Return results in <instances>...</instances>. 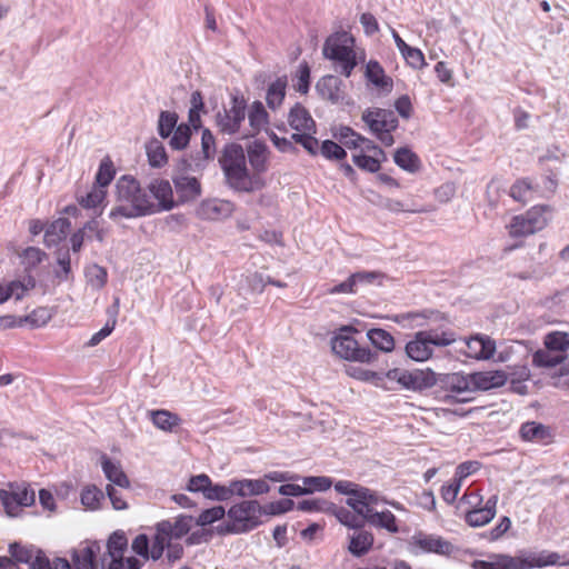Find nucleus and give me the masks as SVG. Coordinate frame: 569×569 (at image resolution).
<instances>
[{
	"mask_svg": "<svg viewBox=\"0 0 569 569\" xmlns=\"http://www.w3.org/2000/svg\"><path fill=\"white\" fill-rule=\"evenodd\" d=\"M367 337L370 342L379 350L383 352H390L395 348L393 337L381 328H373L367 332Z\"/></svg>",
	"mask_w": 569,
	"mask_h": 569,
	"instance_id": "obj_35",
	"label": "nucleus"
},
{
	"mask_svg": "<svg viewBox=\"0 0 569 569\" xmlns=\"http://www.w3.org/2000/svg\"><path fill=\"white\" fill-rule=\"evenodd\" d=\"M393 160L398 167L408 172H417L420 169L419 157L407 147L397 149Z\"/></svg>",
	"mask_w": 569,
	"mask_h": 569,
	"instance_id": "obj_33",
	"label": "nucleus"
},
{
	"mask_svg": "<svg viewBox=\"0 0 569 569\" xmlns=\"http://www.w3.org/2000/svg\"><path fill=\"white\" fill-rule=\"evenodd\" d=\"M335 515L342 525L352 529L361 528L366 521L365 518L345 507L336 508Z\"/></svg>",
	"mask_w": 569,
	"mask_h": 569,
	"instance_id": "obj_52",
	"label": "nucleus"
},
{
	"mask_svg": "<svg viewBox=\"0 0 569 569\" xmlns=\"http://www.w3.org/2000/svg\"><path fill=\"white\" fill-rule=\"evenodd\" d=\"M226 515V510L222 506H216L209 509L203 510L196 520L198 526H207L211 525L220 519H222Z\"/></svg>",
	"mask_w": 569,
	"mask_h": 569,
	"instance_id": "obj_63",
	"label": "nucleus"
},
{
	"mask_svg": "<svg viewBox=\"0 0 569 569\" xmlns=\"http://www.w3.org/2000/svg\"><path fill=\"white\" fill-rule=\"evenodd\" d=\"M498 495L488 498L485 506H479L468 510L465 513V521L473 528L482 527L489 523L497 513Z\"/></svg>",
	"mask_w": 569,
	"mask_h": 569,
	"instance_id": "obj_14",
	"label": "nucleus"
},
{
	"mask_svg": "<svg viewBox=\"0 0 569 569\" xmlns=\"http://www.w3.org/2000/svg\"><path fill=\"white\" fill-rule=\"evenodd\" d=\"M180 202L193 201L201 194V184L196 177L178 174L172 177Z\"/></svg>",
	"mask_w": 569,
	"mask_h": 569,
	"instance_id": "obj_16",
	"label": "nucleus"
},
{
	"mask_svg": "<svg viewBox=\"0 0 569 569\" xmlns=\"http://www.w3.org/2000/svg\"><path fill=\"white\" fill-rule=\"evenodd\" d=\"M550 207L549 206H535L530 208L528 211H526L523 214L528 220H530V223L532 224V228L538 231L546 228L549 221L548 213H550Z\"/></svg>",
	"mask_w": 569,
	"mask_h": 569,
	"instance_id": "obj_41",
	"label": "nucleus"
},
{
	"mask_svg": "<svg viewBox=\"0 0 569 569\" xmlns=\"http://www.w3.org/2000/svg\"><path fill=\"white\" fill-rule=\"evenodd\" d=\"M357 332L352 327H341L331 340L332 351L342 359L370 363L378 353L368 347H360L352 333Z\"/></svg>",
	"mask_w": 569,
	"mask_h": 569,
	"instance_id": "obj_5",
	"label": "nucleus"
},
{
	"mask_svg": "<svg viewBox=\"0 0 569 569\" xmlns=\"http://www.w3.org/2000/svg\"><path fill=\"white\" fill-rule=\"evenodd\" d=\"M372 545V533L365 530H360L351 536L348 549L351 555L356 557H361L368 553Z\"/></svg>",
	"mask_w": 569,
	"mask_h": 569,
	"instance_id": "obj_30",
	"label": "nucleus"
},
{
	"mask_svg": "<svg viewBox=\"0 0 569 569\" xmlns=\"http://www.w3.org/2000/svg\"><path fill=\"white\" fill-rule=\"evenodd\" d=\"M532 191L531 181L528 178L518 179L510 188V197L519 202H526L527 196Z\"/></svg>",
	"mask_w": 569,
	"mask_h": 569,
	"instance_id": "obj_60",
	"label": "nucleus"
},
{
	"mask_svg": "<svg viewBox=\"0 0 569 569\" xmlns=\"http://www.w3.org/2000/svg\"><path fill=\"white\" fill-rule=\"evenodd\" d=\"M366 521L372 526L387 529L389 532L392 533H396L399 530L396 522V517L389 510L378 512L371 509V511L366 517Z\"/></svg>",
	"mask_w": 569,
	"mask_h": 569,
	"instance_id": "obj_32",
	"label": "nucleus"
},
{
	"mask_svg": "<svg viewBox=\"0 0 569 569\" xmlns=\"http://www.w3.org/2000/svg\"><path fill=\"white\" fill-rule=\"evenodd\" d=\"M219 164L227 184L236 191L252 192L263 186L260 179L250 176L243 148L238 143L231 142L223 147Z\"/></svg>",
	"mask_w": 569,
	"mask_h": 569,
	"instance_id": "obj_2",
	"label": "nucleus"
},
{
	"mask_svg": "<svg viewBox=\"0 0 569 569\" xmlns=\"http://www.w3.org/2000/svg\"><path fill=\"white\" fill-rule=\"evenodd\" d=\"M389 380H396L402 388L413 391H421L435 386L436 372L431 369L405 370L395 368L387 372Z\"/></svg>",
	"mask_w": 569,
	"mask_h": 569,
	"instance_id": "obj_9",
	"label": "nucleus"
},
{
	"mask_svg": "<svg viewBox=\"0 0 569 569\" xmlns=\"http://www.w3.org/2000/svg\"><path fill=\"white\" fill-rule=\"evenodd\" d=\"M433 387H437V397L445 403L468 402L472 398L460 397L465 392H471L469 375L462 372L436 373Z\"/></svg>",
	"mask_w": 569,
	"mask_h": 569,
	"instance_id": "obj_7",
	"label": "nucleus"
},
{
	"mask_svg": "<svg viewBox=\"0 0 569 569\" xmlns=\"http://www.w3.org/2000/svg\"><path fill=\"white\" fill-rule=\"evenodd\" d=\"M365 76L376 88L388 93L392 91L393 80L386 74L383 68L377 60H370L367 63Z\"/></svg>",
	"mask_w": 569,
	"mask_h": 569,
	"instance_id": "obj_20",
	"label": "nucleus"
},
{
	"mask_svg": "<svg viewBox=\"0 0 569 569\" xmlns=\"http://www.w3.org/2000/svg\"><path fill=\"white\" fill-rule=\"evenodd\" d=\"M0 502L10 517L19 516L20 511L26 507V502H21L13 492V485L10 486V490H0Z\"/></svg>",
	"mask_w": 569,
	"mask_h": 569,
	"instance_id": "obj_37",
	"label": "nucleus"
},
{
	"mask_svg": "<svg viewBox=\"0 0 569 569\" xmlns=\"http://www.w3.org/2000/svg\"><path fill=\"white\" fill-rule=\"evenodd\" d=\"M519 433L521 439L525 441L548 443L551 439L550 428L536 421H527L522 423Z\"/></svg>",
	"mask_w": 569,
	"mask_h": 569,
	"instance_id": "obj_21",
	"label": "nucleus"
},
{
	"mask_svg": "<svg viewBox=\"0 0 569 569\" xmlns=\"http://www.w3.org/2000/svg\"><path fill=\"white\" fill-rule=\"evenodd\" d=\"M234 495L239 497L260 496L269 492L270 486L264 479L232 480Z\"/></svg>",
	"mask_w": 569,
	"mask_h": 569,
	"instance_id": "obj_22",
	"label": "nucleus"
},
{
	"mask_svg": "<svg viewBox=\"0 0 569 569\" xmlns=\"http://www.w3.org/2000/svg\"><path fill=\"white\" fill-rule=\"evenodd\" d=\"M342 88V80L332 74L320 78L316 84L319 96L335 104L345 101L346 94Z\"/></svg>",
	"mask_w": 569,
	"mask_h": 569,
	"instance_id": "obj_15",
	"label": "nucleus"
},
{
	"mask_svg": "<svg viewBox=\"0 0 569 569\" xmlns=\"http://www.w3.org/2000/svg\"><path fill=\"white\" fill-rule=\"evenodd\" d=\"M70 227L71 223L67 218H58L52 221L44 230V244L47 247L57 246L67 237Z\"/></svg>",
	"mask_w": 569,
	"mask_h": 569,
	"instance_id": "obj_25",
	"label": "nucleus"
},
{
	"mask_svg": "<svg viewBox=\"0 0 569 569\" xmlns=\"http://www.w3.org/2000/svg\"><path fill=\"white\" fill-rule=\"evenodd\" d=\"M152 423L160 430L173 431L181 423V418L171 411L160 409L150 411Z\"/></svg>",
	"mask_w": 569,
	"mask_h": 569,
	"instance_id": "obj_31",
	"label": "nucleus"
},
{
	"mask_svg": "<svg viewBox=\"0 0 569 569\" xmlns=\"http://www.w3.org/2000/svg\"><path fill=\"white\" fill-rule=\"evenodd\" d=\"M492 558V561L475 560L472 563L473 569H520L519 557L495 555Z\"/></svg>",
	"mask_w": 569,
	"mask_h": 569,
	"instance_id": "obj_28",
	"label": "nucleus"
},
{
	"mask_svg": "<svg viewBox=\"0 0 569 569\" xmlns=\"http://www.w3.org/2000/svg\"><path fill=\"white\" fill-rule=\"evenodd\" d=\"M169 540H171L169 537H167L161 531L156 530V535L153 536L152 546L149 549V559L157 561L161 559L163 556L164 550L168 548Z\"/></svg>",
	"mask_w": 569,
	"mask_h": 569,
	"instance_id": "obj_61",
	"label": "nucleus"
},
{
	"mask_svg": "<svg viewBox=\"0 0 569 569\" xmlns=\"http://www.w3.org/2000/svg\"><path fill=\"white\" fill-rule=\"evenodd\" d=\"M315 134L311 131H297L291 134L290 140L292 143L300 144L309 154L316 156L318 154L319 141L315 138Z\"/></svg>",
	"mask_w": 569,
	"mask_h": 569,
	"instance_id": "obj_44",
	"label": "nucleus"
},
{
	"mask_svg": "<svg viewBox=\"0 0 569 569\" xmlns=\"http://www.w3.org/2000/svg\"><path fill=\"white\" fill-rule=\"evenodd\" d=\"M29 569H71V563L66 558L61 557H56L51 561L46 552L38 548L29 563Z\"/></svg>",
	"mask_w": 569,
	"mask_h": 569,
	"instance_id": "obj_27",
	"label": "nucleus"
},
{
	"mask_svg": "<svg viewBox=\"0 0 569 569\" xmlns=\"http://www.w3.org/2000/svg\"><path fill=\"white\" fill-rule=\"evenodd\" d=\"M201 154L204 161L213 160L216 156V138L208 128L202 129Z\"/></svg>",
	"mask_w": 569,
	"mask_h": 569,
	"instance_id": "obj_59",
	"label": "nucleus"
},
{
	"mask_svg": "<svg viewBox=\"0 0 569 569\" xmlns=\"http://www.w3.org/2000/svg\"><path fill=\"white\" fill-rule=\"evenodd\" d=\"M353 38L346 31L331 34L323 44V56L340 66V73L350 77L357 66L356 52L352 49Z\"/></svg>",
	"mask_w": 569,
	"mask_h": 569,
	"instance_id": "obj_4",
	"label": "nucleus"
},
{
	"mask_svg": "<svg viewBox=\"0 0 569 569\" xmlns=\"http://www.w3.org/2000/svg\"><path fill=\"white\" fill-rule=\"evenodd\" d=\"M101 467L106 478L120 488H129L130 481L119 463L113 462L106 455L102 456Z\"/></svg>",
	"mask_w": 569,
	"mask_h": 569,
	"instance_id": "obj_24",
	"label": "nucleus"
},
{
	"mask_svg": "<svg viewBox=\"0 0 569 569\" xmlns=\"http://www.w3.org/2000/svg\"><path fill=\"white\" fill-rule=\"evenodd\" d=\"M465 355L475 359H489L496 351V343L489 337L475 336L465 340Z\"/></svg>",
	"mask_w": 569,
	"mask_h": 569,
	"instance_id": "obj_17",
	"label": "nucleus"
},
{
	"mask_svg": "<svg viewBox=\"0 0 569 569\" xmlns=\"http://www.w3.org/2000/svg\"><path fill=\"white\" fill-rule=\"evenodd\" d=\"M37 550L38 547L33 545H22L17 541L9 545L10 558L16 561L17 565L26 563L29 566Z\"/></svg>",
	"mask_w": 569,
	"mask_h": 569,
	"instance_id": "obj_36",
	"label": "nucleus"
},
{
	"mask_svg": "<svg viewBox=\"0 0 569 569\" xmlns=\"http://www.w3.org/2000/svg\"><path fill=\"white\" fill-rule=\"evenodd\" d=\"M555 351L549 350H538L532 356V363L536 367L540 368H552L559 363H561L565 359L561 355H553Z\"/></svg>",
	"mask_w": 569,
	"mask_h": 569,
	"instance_id": "obj_48",
	"label": "nucleus"
},
{
	"mask_svg": "<svg viewBox=\"0 0 569 569\" xmlns=\"http://www.w3.org/2000/svg\"><path fill=\"white\" fill-rule=\"evenodd\" d=\"M116 174V170L112 161L109 158H106L101 161L98 172L96 174V184L97 187L103 189L110 184Z\"/></svg>",
	"mask_w": 569,
	"mask_h": 569,
	"instance_id": "obj_51",
	"label": "nucleus"
},
{
	"mask_svg": "<svg viewBox=\"0 0 569 569\" xmlns=\"http://www.w3.org/2000/svg\"><path fill=\"white\" fill-rule=\"evenodd\" d=\"M147 156L151 167L161 168L168 161L163 144L158 139H152L147 144Z\"/></svg>",
	"mask_w": 569,
	"mask_h": 569,
	"instance_id": "obj_39",
	"label": "nucleus"
},
{
	"mask_svg": "<svg viewBox=\"0 0 569 569\" xmlns=\"http://www.w3.org/2000/svg\"><path fill=\"white\" fill-rule=\"evenodd\" d=\"M390 112L389 109L373 108L366 109L362 113V121L369 127L371 132H378L383 119Z\"/></svg>",
	"mask_w": 569,
	"mask_h": 569,
	"instance_id": "obj_50",
	"label": "nucleus"
},
{
	"mask_svg": "<svg viewBox=\"0 0 569 569\" xmlns=\"http://www.w3.org/2000/svg\"><path fill=\"white\" fill-rule=\"evenodd\" d=\"M508 229L511 238H522L537 232V230L532 228L530 220H528L525 214L515 216L511 219Z\"/></svg>",
	"mask_w": 569,
	"mask_h": 569,
	"instance_id": "obj_38",
	"label": "nucleus"
},
{
	"mask_svg": "<svg viewBox=\"0 0 569 569\" xmlns=\"http://www.w3.org/2000/svg\"><path fill=\"white\" fill-rule=\"evenodd\" d=\"M303 483V488L310 490V493L313 491H326L332 486V479L326 476H309V477H300Z\"/></svg>",
	"mask_w": 569,
	"mask_h": 569,
	"instance_id": "obj_54",
	"label": "nucleus"
},
{
	"mask_svg": "<svg viewBox=\"0 0 569 569\" xmlns=\"http://www.w3.org/2000/svg\"><path fill=\"white\" fill-rule=\"evenodd\" d=\"M193 518L191 516L180 515L176 518L174 522L170 520H162L156 525V530L161 531L167 537L172 539H180L186 536L192 525Z\"/></svg>",
	"mask_w": 569,
	"mask_h": 569,
	"instance_id": "obj_18",
	"label": "nucleus"
},
{
	"mask_svg": "<svg viewBox=\"0 0 569 569\" xmlns=\"http://www.w3.org/2000/svg\"><path fill=\"white\" fill-rule=\"evenodd\" d=\"M545 346L552 351H566L569 348V335L566 332H551L545 339Z\"/></svg>",
	"mask_w": 569,
	"mask_h": 569,
	"instance_id": "obj_55",
	"label": "nucleus"
},
{
	"mask_svg": "<svg viewBox=\"0 0 569 569\" xmlns=\"http://www.w3.org/2000/svg\"><path fill=\"white\" fill-rule=\"evenodd\" d=\"M104 499V493L96 486H89L81 492V502L90 509H97Z\"/></svg>",
	"mask_w": 569,
	"mask_h": 569,
	"instance_id": "obj_58",
	"label": "nucleus"
},
{
	"mask_svg": "<svg viewBox=\"0 0 569 569\" xmlns=\"http://www.w3.org/2000/svg\"><path fill=\"white\" fill-rule=\"evenodd\" d=\"M116 193L120 204L110 211L109 217L112 220H117L119 217L138 218L157 211L150 194L131 176H122L117 180Z\"/></svg>",
	"mask_w": 569,
	"mask_h": 569,
	"instance_id": "obj_1",
	"label": "nucleus"
},
{
	"mask_svg": "<svg viewBox=\"0 0 569 569\" xmlns=\"http://www.w3.org/2000/svg\"><path fill=\"white\" fill-rule=\"evenodd\" d=\"M361 491H365V487L359 485L352 496L347 498L346 505L350 507L356 513H358V516H361L366 519L371 509H367L366 500L360 498V496H362L360 493Z\"/></svg>",
	"mask_w": 569,
	"mask_h": 569,
	"instance_id": "obj_57",
	"label": "nucleus"
},
{
	"mask_svg": "<svg viewBox=\"0 0 569 569\" xmlns=\"http://www.w3.org/2000/svg\"><path fill=\"white\" fill-rule=\"evenodd\" d=\"M178 114L174 111H161L158 120V133L162 139H167L178 127Z\"/></svg>",
	"mask_w": 569,
	"mask_h": 569,
	"instance_id": "obj_45",
	"label": "nucleus"
},
{
	"mask_svg": "<svg viewBox=\"0 0 569 569\" xmlns=\"http://www.w3.org/2000/svg\"><path fill=\"white\" fill-rule=\"evenodd\" d=\"M128 548V539L126 533L121 530H117L110 535L107 541V556L123 557L124 551Z\"/></svg>",
	"mask_w": 569,
	"mask_h": 569,
	"instance_id": "obj_43",
	"label": "nucleus"
},
{
	"mask_svg": "<svg viewBox=\"0 0 569 569\" xmlns=\"http://www.w3.org/2000/svg\"><path fill=\"white\" fill-rule=\"evenodd\" d=\"M412 540L415 546L419 547L427 553L451 556L457 550L450 541L436 535L418 532L412 537Z\"/></svg>",
	"mask_w": 569,
	"mask_h": 569,
	"instance_id": "obj_11",
	"label": "nucleus"
},
{
	"mask_svg": "<svg viewBox=\"0 0 569 569\" xmlns=\"http://www.w3.org/2000/svg\"><path fill=\"white\" fill-rule=\"evenodd\" d=\"M58 269L54 270V276L60 281L69 280L71 276V258L69 248H59L56 252Z\"/></svg>",
	"mask_w": 569,
	"mask_h": 569,
	"instance_id": "obj_42",
	"label": "nucleus"
},
{
	"mask_svg": "<svg viewBox=\"0 0 569 569\" xmlns=\"http://www.w3.org/2000/svg\"><path fill=\"white\" fill-rule=\"evenodd\" d=\"M100 550L98 541H88L79 548L72 549L70 552L71 569H99L97 557Z\"/></svg>",
	"mask_w": 569,
	"mask_h": 569,
	"instance_id": "obj_10",
	"label": "nucleus"
},
{
	"mask_svg": "<svg viewBox=\"0 0 569 569\" xmlns=\"http://www.w3.org/2000/svg\"><path fill=\"white\" fill-rule=\"evenodd\" d=\"M53 316V312L48 307H39L31 313L21 317L22 326L29 323L32 328H39L47 325Z\"/></svg>",
	"mask_w": 569,
	"mask_h": 569,
	"instance_id": "obj_47",
	"label": "nucleus"
},
{
	"mask_svg": "<svg viewBox=\"0 0 569 569\" xmlns=\"http://www.w3.org/2000/svg\"><path fill=\"white\" fill-rule=\"evenodd\" d=\"M268 112L263 103L259 100L253 101L248 112L249 124L254 132H259L268 122Z\"/></svg>",
	"mask_w": 569,
	"mask_h": 569,
	"instance_id": "obj_40",
	"label": "nucleus"
},
{
	"mask_svg": "<svg viewBox=\"0 0 569 569\" xmlns=\"http://www.w3.org/2000/svg\"><path fill=\"white\" fill-rule=\"evenodd\" d=\"M28 289L29 287L20 281H12L6 287L0 286V303L6 302L11 297H14L16 300L22 299Z\"/></svg>",
	"mask_w": 569,
	"mask_h": 569,
	"instance_id": "obj_53",
	"label": "nucleus"
},
{
	"mask_svg": "<svg viewBox=\"0 0 569 569\" xmlns=\"http://www.w3.org/2000/svg\"><path fill=\"white\" fill-rule=\"evenodd\" d=\"M233 203L228 200L221 199H207L203 200L198 209L197 214L206 220H220L228 218L233 212Z\"/></svg>",
	"mask_w": 569,
	"mask_h": 569,
	"instance_id": "obj_13",
	"label": "nucleus"
},
{
	"mask_svg": "<svg viewBox=\"0 0 569 569\" xmlns=\"http://www.w3.org/2000/svg\"><path fill=\"white\" fill-rule=\"evenodd\" d=\"M86 276L88 278V282L97 289L102 288L108 278L107 270L98 264L90 266L86 271Z\"/></svg>",
	"mask_w": 569,
	"mask_h": 569,
	"instance_id": "obj_64",
	"label": "nucleus"
},
{
	"mask_svg": "<svg viewBox=\"0 0 569 569\" xmlns=\"http://www.w3.org/2000/svg\"><path fill=\"white\" fill-rule=\"evenodd\" d=\"M288 123L295 131L317 132L316 121L310 112L299 102H297L289 111Z\"/></svg>",
	"mask_w": 569,
	"mask_h": 569,
	"instance_id": "obj_19",
	"label": "nucleus"
},
{
	"mask_svg": "<svg viewBox=\"0 0 569 569\" xmlns=\"http://www.w3.org/2000/svg\"><path fill=\"white\" fill-rule=\"evenodd\" d=\"M247 101L242 96L232 94L229 107H223L214 117L216 126L222 134H236L239 132L246 119Z\"/></svg>",
	"mask_w": 569,
	"mask_h": 569,
	"instance_id": "obj_8",
	"label": "nucleus"
},
{
	"mask_svg": "<svg viewBox=\"0 0 569 569\" xmlns=\"http://www.w3.org/2000/svg\"><path fill=\"white\" fill-rule=\"evenodd\" d=\"M171 134L170 147L173 150H183L190 142L192 131L188 123H180Z\"/></svg>",
	"mask_w": 569,
	"mask_h": 569,
	"instance_id": "obj_46",
	"label": "nucleus"
},
{
	"mask_svg": "<svg viewBox=\"0 0 569 569\" xmlns=\"http://www.w3.org/2000/svg\"><path fill=\"white\" fill-rule=\"evenodd\" d=\"M149 190L158 200L161 210H171L174 207L173 191L168 180H154L150 183Z\"/></svg>",
	"mask_w": 569,
	"mask_h": 569,
	"instance_id": "obj_23",
	"label": "nucleus"
},
{
	"mask_svg": "<svg viewBox=\"0 0 569 569\" xmlns=\"http://www.w3.org/2000/svg\"><path fill=\"white\" fill-rule=\"evenodd\" d=\"M46 257V252L36 247H28L22 253L23 264L27 270L38 267Z\"/></svg>",
	"mask_w": 569,
	"mask_h": 569,
	"instance_id": "obj_62",
	"label": "nucleus"
},
{
	"mask_svg": "<svg viewBox=\"0 0 569 569\" xmlns=\"http://www.w3.org/2000/svg\"><path fill=\"white\" fill-rule=\"evenodd\" d=\"M319 151L328 160H343L347 157V151L332 140H325Z\"/></svg>",
	"mask_w": 569,
	"mask_h": 569,
	"instance_id": "obj_56",
	"label": "nucleus"
},
{
	"mask_svg": "<svg viewBox=\"0 0 569 569\" xmlns=\"http://www.w3.org/2000/svg\"><path fill=\"white\" fill-rule=\"evenodd\" d=\"M232 521L226 526L228 533H243L257 528L261 521L262 506L257 500H243L227 512Z\"/></svg>",
	"mask_w": 569,
	"mask_h": 569,
	"instance_id": "obj_6",
	"label": "nucleus"
},
{
	"mask_svg": "<svg viewBox=\"0 0 569 569\" xmlns=\"http://www.w3.org/2000/svg\"><path fill=\"white\" fill-rule=\"evenodd\" d=\"M232 496H234L232 481H230L229 485H213L212 481L210 480V485L206 490L204 498L216 501H227Z\"/></svg>",
	"mask_w": 569,
	"mask_h": 569,
	"instance_id": "obj_49",
	"label": "nucleus"
},
{
	"mask_svg": "<svg viewBox=\"0 0 569 569\" xmlns=\"http://www.w3.org/2000/svg\"><path fill=\"white\" fill-rule=\"evenodd\" d=\"M288 80L286 76L277 78L271 82L267 89L266 101L267 106L274 110L282 104L286 97Z\"/></svg>",
	"mask_w": 569,
	"mask_h": 569,
	"instance_id": "obj_29",
	"label": "nucleus"
},
{
	"mask_svg": "<svg viewBox=\"0 0 569 569\" xmlns=\"http://www.w3.org/2000/svg\"><path fill=\"white\" fill-rule=\"evenodd\" d=\"M469 379L471 391H488L502 387L508 380V375L503 370L478 371L469 373Z\"/></svg>",
	"mask_w": 569,
	"mask_h": 569,
	"instance_id": "obj_12",
	"label": "nucleus"
},
{
	"mask_svg": "<svg viewBox=\"0 0 569 569\" xmlns=\"http://www.w3.org/2000/svg\"><path fill=\"white\" fill-rule=\"evenodd\" d=\"M560 556L557 552L542 551L540 553H529L528 557H519L520 569L542 568L557 565Z\"/></svg>",
	"mask_w": 569,
	"mask_h": 569,
	"instance_id": "obj_26",
	"label": "nucleus"
},
{
	"mask_svg": "<svg viewBox=\"0 0 569 569\" xmlns=\"http://www.w3.org/2000/svg\"><path fill=\"white\" fill-rule=\"evenodd\" d=\"M456 341V333L451 330H421L413 335L406 343L405 351L408 358L417 362L429 360L433 355V347H447Z\"/></svg>",
	"mask_w": 569,
	"mask_h": 569,
	"instance_id": "obj_3",
	"label": "nucleus"
},
{
	"mask_svg": "<svg viewBox=\"0 0 569 569\" xmlns=\"http://www.w3.org/2000/svg\"><path fill=\"white\" fill-rule=\"evenodd\" d=\"M267 147L263 142L254 141L248 148V158L251 167L258 173L266 171L267 169Z\"/></svg>",
	"mask_w": 569,
	"mask_h": 569,
	"instance_id": "obj_34",
	"label": "nucleus"
}]
</instances>
